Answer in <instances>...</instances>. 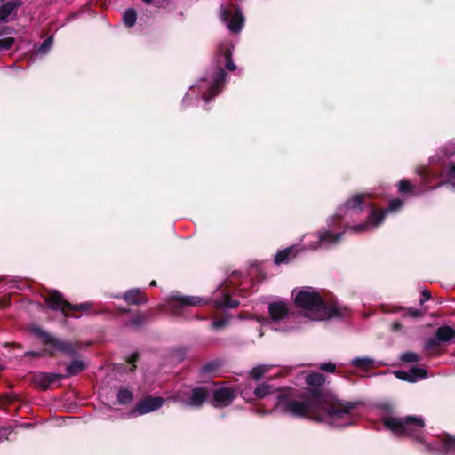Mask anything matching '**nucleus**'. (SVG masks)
Here are the masks:
<instances>
[{
	"label": "nucleus",
	"mask_w": 455,
	"mask_h": 455,
	"mask_svg": "<svg viewBox=\"0 0 455 455\" xmlns=\"http://www.w3.org/2000/svg\"><path fill=\"white\" fill-rule=\"evenodd\" d=\"M324 376L319 372H313L306 377V382L309 386L321 387L324 383Z\"/></svg>",
	"instance_id": "25"
},
{
	"label": "nucleus",
	"mask_w": 455,
	"mask_h": 455,
	"mask_svg": "<svg viewBox=\"0 0 455 455\" xmlns=\"http://www.w3.org/2000/svg\"><path fill=\"white\" fill-rule=\"evenodd\" d=\"M156 281H152V282L150 283V286H152V287H153V286H156Z\"/></svg>",
	"instance_id": "46"
},
{
	"label": "nucleus",
	"mask_w": 455,
	"mask_h": 455,
	"mask_svg": "<svg viewBox=\"0 0 455 455\" xmlns=\"http://www.w3.org/2000/svg\"><path fill=\"white\" fill-rule=\"evenodd\" d=\"M53 42L52 36L47 37L38 47L37 53L44 55L46 54L49 50L52 48Z\"/></svg>",
	"instance_id": "32"
},
{
	"label": "nucleus",
	"mask_w": 455,
	"mask_h": 455,
	"mask_svg": "<svg viewBox=\"0 0 455 455\" xmlns=\"http://www.w3.org/2000/svg\"><path fill=\"white\" fill-rule=\"evenodd\" d=\"M209 299L198 296H183L172 294L167 300V307L172 315H179L180 311L187 307H201L206 305Z\"/></svg>",
	"instance_id": "6"
},
{
	"label": "nucleus",
	"mask_w": 455,
	"mask_h": 455,
	"mask_svg": "<svg viewBox=\"0 0 455 455\" xmlns=\"http://www.w3.org/2000/svg\"><path fill=\"white\" fill-rule=\"evenodd\" d=\"M417 172H418V174H419V176L426 177V176L427 175V171H426V170L418 171Z\"/></svg>",
	"instance_id": "45"
},
{
	"label": "nucleus",
	"mask_w": 455,
	"mask_h": 455,
	"mask_svg": "<svg viewBox=\"0 0 455 455\" xmlns=\"http://www.w3.org/2000/svg\"><path fill=\"white\" fill-rule=\"evenodd\" d=\"M431 299V294L430 292L427 291V290H424L422 292H421V298L419 299V303L422 305L424 304L426 301L429 300Z\"/></svg>",
	"instance_id": "41"
},
{
	"label": "nucleus",
	"mask_w": 455,
	"mask_h": 455,
	"mask_svg": "<svg viewBox=\"0 0 455 455\" xmlns=\"http://www.w3.org/2000/svg\"><path fill=\"white\" fill-rule=\"evenodd\" d=\"M296 254L297 251L295 246L285 248L284 250H282L275 254V262L277 265L286 263L290 259L295 258Z\"/></svg>",
	"instance_id": "19"
},
{
	"label": "nucleus",
	"mask_w": 455,
	"mask_h": 455,
	"mask_svg": "<svg viewBox=\"0 0 455 455\" xmlns=\"http://www.w3.org/2000/svg\"><path fill=\"white\" fill-rule=\"evenodd\" d=\"M220 19L232 32L238 33L243 27L244 16L239 9H236L232 15L231 12L225 5L221 4Z\"/></svg>",
	"instance_id": "9"
},
{
	"label": "nucleus",
	"mask_w": 455,
	"mask_h": 455,
	"mask_svg": "<svg viewBox=\"0 0 455 455\" xmlns=\"http://www.w3.org/2000/svg\"><path fill=\"white\" fill-rule=\"evenodd\" d=\"M46 301L51 309H52L54 311L60 310L66 316H67V315L65 314L66 309L86 311L92 305L91 302H84V303L75 304V305L71 304L63 299L61 293H60L56 291L50 292Z\"/></svg>",
	"instance_id": "8"
},
{
	"label": "nucleus",
	"mask_w": 455,
	"mask_h": 455,
	"mask_svg": "<svg viewBox=\"0 0 455 455\" xmlns=\"http://www.w3.org/2000/svg\"><path fill=\"white\" fill-rule=\"evenodd\" d=\"M235 390L233 387H220L213 392V405L226 407L235 398Z\"/></svg>",
	"instance_id": "12"
},
{
	"label": "nucleus",
	"mask_w": 455,
	"mask_h": 455,
	"mask_svg": "<svg viewBox=\"0 0 455 455\" xmlns=\"http://www.w3.org/2000/svg\"><path fill=\"white\" fill-rule=\"evenodd\" d=\"M193 387H186L180 390H178L174 395L170 397V400L180 403L183 406L188 407L189 405V399H190V392H192Z\"/></svg>",
	"instance_id": "18"
},
{
	"label": "nucleus",
	"mask_w": 455,
	"mask_h": 455,
	"mask_svg": "<svg viewBox=\"0 0 455 455\" xmlns=\"http://www.w3.org/2000/svg\"><path fill=\"white\" fill-rule=\"evenodd\" d=\"M219 365L220 364L217 361L209 362L201 367L200 372L203 374L212 373L218 369Z\"/></svg>",
	"instance_id": "33"
},
{
	"label": "nucleus",
	"mask_w": 455,
	"mask_h": 455,
	"mask_svg": "<svg viewBox=\"0 0 455 455\" xmlns=\"http://www.w3.org/2000/svg\"><path fill=\"white\" fill-rule=\"evenodd\" d=\"M85 369V363L81 360H73L67 367L68 376L76 375Z\"/></svg>",
	"instance_id": "24"
},
{
	"label": "nucleus",
	"mask_w": 455,
	"mask_h": 455,
	"mask_svg": "<svg viewBox=\"0 0 455 455\" xmlns=\"http://www.w3.org/2000/svg\"><path fill=\"white\" fill-rule=\"evenodd\" d=\"M321 369L327 372H334L336 366L332 363H323L321 364Z\"/></svg>",
	"instance_id": "40"
},
{
	"label": "nucleus",
	"mask_w": 455,
	"mask_h": 455,
	"mask_svg": "<svg viewBox=\"0 0 455 455\" xmlns=\"http://www.w3.org/2000/svg\"><path fill=\"white\" fill-rule=\"evenodd\" d=\"M123 299L130 305H140L147 302V299L143 292L138 288L131 289L126 291L124 294Z\"/></svg>",
	"instance_id": "17"
},
{
	"label": "nucleus",
	"mask_w": 455,
	"mask_h": 455,
	"mask_svg": "<svg viewBox=\"0 0 455 455\" xmlns=\"http://www.w3.org/2000/svg\"><path fill=\"white\" fill-rule=\"evenodd\" d=\"M272 392V387L268 384L262 383L258 385L254 390V395L257 398H264Z\"/></svg>",
	"instance_id": "29"
},
{
	"label": "nucleus",
	"mask_w": 455,
	"mask_h": 455,
	"mask_svg": "<svg viewBox=\"0 0 455 455\" xmlns=\"http://www.w3.org/2000/svg\"><path fill=\"white\" fill-rule=\"evenodd\" d=\"M132 322H133L134 324H138L139 323V321L137 319H133Z\"/></svg>",
	"instance_id": "47"
},
{
	"label": "nucleus",
	"mask_w": 455,
	"mask_h": 455,
	"mask_svg": "<svg viewBox=\"0 0 455 455\" xmlns=\"http://www.w3.org/2000/svg\"><path fill=\"white\" fill-rule=\"evenodd\" d=\"M429 451H435L440 454H447L455 451V437L448 436L443 439H438L434 443L427 445Z\"/></svg>",
	"instance_id": "14"
},
{
	"label": "nucleus",
	"mask_w": 455,
	"mask_h": 455,
	"mask_svg": "<svg viewBox=\"0 0 455 455\" xmlns=\"http://www.w3.org/2000/svg\"><path fill=\"white\" fill-rule=\"evenodd\" d=\"M214 307L221 309L235 308L239 305V301L232 299L228 295L224 294L221 299L214 300Z\"/></svg>",
	"instance_id": "21"
},
{
	"label": "nucleus",
	"mask_w": 455,
	"mask_h": 455,
	"mask_svg": "<svg viewBox=\"0 0 455 455\" xmlns=\"http://www.w3.org/2000/svg\"><path fill=\"white\" fill-rule=\"evenodd\" d=\"M403 204V202L401 200V199H394L392 200L388 206L381 211L380 212H378V215H384V218L386 217V215L389 212H396L397 210H399Z\"/></svg>",
	"instance_id": "28"
},
{
	"label": "nucleus",
	"mask_w": 455,
	"mask_h": 455,
	"mask_svg": "<svg viewBox=\"0 0 455 455\" xmlns=\"http://www.w3.org/2000/svg\"><path fill=\"white\" fill-rule=\"evenodd\" d=\"M400 360L405 363H417L420 360V357L414 352H405L400 355Z\"/></svg>",
	"instance_id": "31"
},
{
	"label": "nucleus",
	"mask_w": 455,
	"mask_h": 455,
	"mask_svg": "<svg viewBox=\"0 0 455 455\" xmlns=\"http://www.w3.org/2000/svg\"><path fill=\"white\" fill-rule=\"evenodd\" d=\"M136 359H137V355H132V356L131 357V359H130V363H132V367H131V371H133V370H134V368L136 367V366H135V364H134V363H135Z\"/></svg>",
	"instance_id": "43"
},
{
	"label": "nucleus",
	"mask_w": 455,
	"mask_h": 455,
	"mask_svg": "<svg viewBox=\"0 0 455 455\" xmlns=\"http://www.w3.org/2000/svg\"><path fill=\"white\" fill-rule=\"evenodd\" d=\"M32 332L39 338L44 345L49 346V352L51 354H53L55 351H60L66 354H72L74 352L70 343L54 338L38 326L32 327Z\"/></svg>",
	"instance_id": "7"
},
{
	"label": "nucleus",
	"mask_w": 455,
	"mask_h": 455,
	"mask_svg": "<svg viewBox=\"0 0 455 455\" xmlns=\"http://www.w3.org/2000/svg\"><path fill=\"white\" fill-rule=\"evenodd\" d=\"M440 344H441V342H440L439 339H437L436 333H435V335L433 337H431L426 340L424 347L426 349L429 350Z\"/></svg>",
	"instance_id": "34"
},
{
	"label": "nucleus",
	"mask_w": 455,
	"mask_h": 455,
	"mask_svg": "<svg viewBox=\"0 0 455 455\" xmlns=\"http://www.w3.org/2000/svg\"><path fill=\"white\" fill-rule=\"evenodd\" d=\"M298 307L303 310L306 316L312 320L323 321L344 318L348 315L347 307L337 300H327L312 287H304L297 291L294 299Z\"/></svg>",
	"instance_id": "4"
},
{
	"label": "nucleus",
	"mask_w": 455,
	"mask_h": 455,
	"mask_svg": "<svg viewBox=\"0 0 455 455\" xmlns=\"http://www.w3.org/2000/svg\"><path fill=\"white\" fill-rule=\"evenodd\" d=\"M447 176V183H452L453 185H455V164H452L451 166L449 167Z\"/></svg>",
	"instance_id": "39"
},
{
	"label": "nucleus",
	"mask_w": 455,
	"mask_h": 455,
	"mask_svg": "<svg viewBox=\"0 0 455 455\" xmlns=\"http://www.w3.org/2000/svg\"><path fill=\"white\" fill-rule=\"evenodd\" d=\"M14 44V38L12 37H6L4 39H0V51L4 49L8 50L10 49Z\"/></svg>",
	"instance_id": "36"
},
{
	"label": "nucleus",
	"mask_w": 455,
	"mask_h": 455,
	"mask_svg": "<svg viewBox=\"0 0 455 455\" xmlns=\"http://www.w3.org/2000/svg\"><path fill=\"white\" fill-rule=\"evenodd\" d=\"M435 333L441 343L451 341L455 338V330L447 325L439 327Z\"/></svg>",
	"instance_id": "20"
},
{
	"label": "nucleus",
	"mask_w": 455,
	"mask_h": 455,
	"mask_svg": "<svg viewBox=\"0 0 455 455\" xmlns=\"http://www.w3.org/2000/svg\"><path fill=\"white\" fill-rule=\"evenodd\" d=\"M351 364L358 368L369 369L373 366L374 360L367 356L355 357L351 360Z\"/></svg>",
	"instance_id": "22"
},
{
	"label": "nucleus",
	"mask_w": 455,
	"mask_h": 455,
	"mask_svg": "<svg viewBox=\"0 0 455 455\" xmlns=\"http://www.w3.org/2000/svg\"><path fill=\"white\" fill-rule=\"evenodd\" d=\"M49 377L46 372H40L34 377L35 383L44 389H46L51 384L49 382Z\"/></svg>",
	"instance_id": "30"
},
{
	"label": "nucleus",
	"mask_w": 455,
	"mask_h": 455,
	"mask_svg": "<svg viewBox=\"0 0 455 455\" xmlns=\"http://www.w3.org/2000/svg\"><path fill=\"white\" fill-rule=\"evenodd\" d=\"M384 425L397 436H410L419 443H424L423 428L425 422L422 417H387L384 419Z\"/></svg>",
	"instance_id": "5"
},
{
	"label": "nucleus",
	"mask_w": 455,
	"mask_h": 455,
	"mask_svg": "<svg viewBox=\"0 0 455 455\" xmlns=\"http://www.w3.org/2000/svg\"><path fill=\"white\" fill-rule=\"evenodd\" d=\"M216 66L207 71L206 75L198 80L196 84L190 86L183 98L186 104L188 100L195 98L196 102L200 100L204 102V108L221 91L226 80L227 73L223 68L233 71L236 68L232 60V49L229 46L221 47L220 52L216 56Z\"/></svg>",
	"instance_id": "3"
},
{
	"label": "nucleus",
	"mask_w": 455,
	"mask_h": 455,
	"mask_svg": "<svg viewBox=\"0 0 455 455\" xmlns=\"http://www.w3.org/2000/svg\"><path fill=\"white\" fill-rule=\"evenodd\" d=\"M356 403L344 402L323 394L318 389H308L299 398L289 395L277 396L276 409L296 418H309L333 427H345L355 422Z\"/></svg>",
	"instance_id": "1"
},
{
	"label": "nucleus",
	"mask_w": 455,
	"mask_h": 455,
	"mask_svg": "<svg viewBox=\"0 0 455 455\" xmlns=\"http://www.w3.org/2000/svg\"><path fill=\"white\" fill-rule=\"evenodd\" d=\"M395 375L401 380L416 382L427 378L426 370L419 367H412L409 371H395Z\"/></svg>",
	"instance_id": "13"
},
{
	"label": "nucleus",
	"mask_w": 455,
	"mask_h": 455,
	"mask_svg": "<svg viewBox=\"0 0 455 455\" xmlns=\"http://www.w3.org/2000/svg\"><path fill=\"white\" fill-rule=\"evenodd\" d=\"M46 375L49 377L48 379H49L50 384H52L55 381L60 380L66 377L65 375L54 373V372H46Z\"/></svg>",
	"instance_id": "38"
},
{
	"label": "nucleus",
	"mask_w": 455,
	"mask_h": 455,
	"mask_svg": "<svg viewBox=\"0 0 455 455\" xmlns=\"http://www.w3.org/2000/svg\"><path fill=\"white\" fill-rule=\"evenodd\" d=\"M402 328V325L399 323H395L392 324V329L394 331H398Z\"/></svg>",
	"instance_id": "44"
},
{
	"label": "nucleus",
	"mask_w": 455,
	"mask_h": 455,
	"mask_svg": "<svg viewBox=\"0 0 455 455\" xmlns=\"http://www.w3.org/2000/svg\"><path fill=\"white\" fill-rule=\"evenodd\" d=\"M123 20H124V24L127 27H129V28L132 27L135 24L136 20H137V13H136L135 10L132 9V8L125 10L123 14Z\"/></svg>",
	"instance_id": "27"
},
{
	"label": "nucleus",
	"mask_w": 455,
	"mask_h": 455,
	"mask_svg": "<svg viewBox=\"0 0 455 455\" xmlns=\"http://www.w3.org/2000/svg\"><path fill=\"white\" fill-rule=\"evenodd\" d=\"M116 397L120 404H127L132 402L133 394L128 388L121 387L117 392Z\"/></svg>",
	"instance_id": "23"
},
{
	"label": "nucleus",
	"mask_w": 455,
	"mask_h": 455,
	"mask_svg": "<svg viewBox=\"0 0 455 455\" xmlns=\"http://www.w3.org/2000/svg\"><path fill=\"white\" fill-rule=\"evenodd\" d=\"M21 0H12L3 4L0 6V21L6 22L11 16L15 15L16 11L22 5Z\"/></svg>",
	"instance_id": "15"
},
{
	"label": "nucleus",
	"mask_w": 455,
	"mask_h": 455,
	"mask_svg": "<svg viewBox=\"0 0 455 455\" xmlns=\"http://www.w3.org/2000/svg\"><path fill=\"white\" fill-rule=\"evenodd\" d=\"M406 315L412 317V318H419L423 316V313L419 309L410 307L407 309Z\"/></svg>",
	"instance_id": "37"
},
{
	"label": "nucleus",
	"mask_w": 455,
	"mask_h": 455,
	"mask_svg": "<svg viewBox=\"0 0 455 455\" xmlns=\"http://www.w3.org/2000/svg\"><path fill=\"white\" fill-rule=\"evenodd\" d=\"M164 398L159 396H147L136 404L131 414L139 416L155 411L164 405Z\"/></svg>",
	"instance_id": "10"
},
{
	"label": "nucleus",
	"mask_w": 455,
	"mask_h": 455,
	"mask_svg": "<svg viewBox=\"0 0 455 455\" xmlns=\"http://www.w3.org/2000/svg\"><path fill=\"white\" fill-rule=\"evenodd\" d=\"M190 399L188 407L198 408L209 396L208 390L205 387H193L190 392Z\"/></svg>",
	"instance_id": "16"
},
{
	"label": "nucleus",
	"mask_w": 455,
	"mask_h": 455,
	"mask_svg": "<svg viewBox=\"0 0 455 455\" xmlns=\"http://www.w3.org/2000/svg\"><path fill=\"white\" fill-rule=\"evenodd\" d=\"M363 210V195H355L347 200L344 205L339 206L334 216H331L327 220V225L330 228L310 236L316 238V241L308 244L307 249L316 250L322 245L329 246L338 243L343 232L332 233L331 229L340 228L344 227L347 230L353 232L370 231L379 227L384 220V215H378V212L372 210L369 216L368 221L355 226H350L348 220L359 214Z\"/></svg>",
	"instance_id": "2"
},
{
	"label": "nucleus",
	"mask_w": 455,
	"mask_h": 455,
	"mask_svg": "<svg viewBox=\"0 0 455 455\" xmlns=\"http://www.w3.org/2000/svg\"><path fill=\"white\" fill-rule=\"evenodd\" d=\"M268 312L271 317L269 324H277L281 321L286 319L289 315L287 303L283 300L274 301L268 305ZM275 330L287 331L288 328H277L273 326Z\"/></svg>",
	"instance_id": "11"
},
{
	"label": "nucleus",
	"mask_w": 455,
	"mask_h": 455,
	"mask_svg": "<svg viewBox=\"0 0 455 455\" xmlns=\"http://www.w3.org/2000/svg\"><path fill=\"white\" fill-rule=\"evenodd\" d=\"M399 191L401 193H405V192H411L413 191L414 189V186H412L408 180H402L400 182H399Z\"/></svg>",
	"instance_id": "35"
},
{
	"label": "nucleus",
	"mask_w": 455,
	"mask_h": 455,
	"mask_svg": "<svg viewBox=\"0 0 455 455\" xmlns=\"http://www.w3.org/2000/svg\"><path fill=\"white\" fill-rule=\"evenodd\" d=\"M226 324H227V322L224 321V320H217V321H213L212 323V327L215 328V329H219L220 327H223Z\"/></svg>",
	"instance_id": "42"
},
{
	"label": "nucleus",
	"mask_w": 455,
	"mask_h": 455,
	"mask_svg": "<svg viewBox=\"0 0 455 455\" xmlns=\"http://www.w3.org/2000/svg\"><path fill=\"white\" fill-rule=\"evenodd\" d=\"M270 367L271 366L267 364L258 365L250 371V376L254 380H259L261 377L269 371Z\"/></svg>",
	"instance_id": "26"
}]
</instances>
